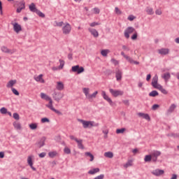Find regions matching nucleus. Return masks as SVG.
I'll use <instances>...</instances> for the list:
<instances>
[{
    "instance_id": "57",
    "label": "nucleus",
    "mask_w": 179,
    "mask_h": 179,
    "mask_svg": "<svg viewBox=\"0 0 179 179\" xmlns=\"http://www.w3.org/2000/svg\"><path fill=\"white\" fill-rule=\"evenodd\" d=\"M78 144V148L80 150H84V145H83V143H77Z\"/></svg>"
},
{
    "instance_id": "60",
    "label": "nucleus",
    "mask_w": 179,
    "mask_h": 179,
    "mask_svg": "<svg viewBox=\"0 0 179 179\" xmlns=\"http://www.w3.org/2000/svg\"><path fill=\"white\" fill-rule=\"evenodd\" d=\"M111 63L114 64V65L119 64V62L115 60V59H111Z\"/></svg>"
},
{
    "instance_id": "55",
    "label": "nucleus",
    "mask_w": 179,
    "mask_h": 179,
    "mask_svg": "<svg viewBox=\"0 0 179 179\" xmlns=\"http://www.w3.org/2000/svg\"><path fill=\"white\" fill-rule=\"evenodd\" d=\"M50 120L49 119L44 117L41 118V123H49Z\"/></svg>"
},
{
    "instance_id": "58",
    "label": "nucleus",
    "mask_w": 179,
    "mask_h": 179,
    "mask_svg": "<svg viewBox=\"0 0 179 179\" xmlns=\"http://www.w3.org/2000/svg\"><path fill=\"white\" fill-rule=\"evenodd\" d=\"M134 19H135V16L133 15H129V17H128V20H129V21H133V20H134Z\"/></svg>"
},
{
    "instance_id": "38",
    "label": "nucleus",
    "mask_w": 179,
    "mask_h": 179,
    "mask_svg": "<svg viewBox=\"0 0 179 179\" xmlns=\"http://www.w3.org/2000/svg\"><path fill=\"white\" fill-rule=\"evenodd\" d=\"M159 93L157 91H151L150 93H149V96L150 97H155V96H158Z\"/></svg>"
},
{
    "instance_id": "34",
    "label": "nucleus",
    "mask_w": 179,
    "mask_h": 179,
    "mask_svg": "<svg viewBox=\"0 0 179 179\" xmlns=\"http://www.w3.org/2000/svg\"><path fill=\"white\" fill-rule=\"evenodd\" d=\"M176 104H171V106H170L169 107V109H168V113L171 114V113H173L174 110H176Z\"/></svg>"
},
{
    "instance_id": "32",
    "label": "nucleus",
    "mask_w": 179,
    "mask_h": 179,
    "mask_svg": "<svg viewBox=\"0 0 179 179\" xmlns=\"http://www.w3.org/2000/svg\"><path fill=\"white\" fill-rule=\"evenodd\" d=\"M162 78H163V79H164V80H165V82H168V80H169V79H170V73H164V75Z\"/></svg>"
},
{
    "instance_id": "62",
    "label": "nucleus",
    "mask_w": 179,
    "mask_h": 179,
    "mask_svg": "<svg viewBox=\"0 0 179 179\" xmlns=\"http://www.w3.org/2000/svg\"><path fill=\"white\" fill-rule=\"evenodd\" d=\"M45 156H46L45 152H41V153L39 154V157L40 158H44V157H45Z\"/></svg>"
},
{
    "instance_id": "17",
    "label": "nucleus",
    "mask_w": 179,
    "mask_h": 179,
    "mask_svg": "<svg viewBox=\"0 0 179 179\" xmlns=\"http://www.w3.org/2000/svg\"><path fill=\"white\" fill-rule=\"evenodd\" d=\"M96 95H98V91L94 92L92 94L85 95V97L89 101H92L94 99L96 98Z\"/></svg>"
},
{
    "instance_id": "64",
    "label": "nucleus",
    "mask_w": 179,
    "mask_h": 179,
    "mask_svg": "<svg viewBox=\"0 0 179 179\" xmlns=\"http://www.w3.org/2000/svg\"><path fill=\"white\" fill-rule=\"evenodd\" d=\"M139 152V150L136 148L132 150L133 154L136 155Z\"/></svg>"
},
{
    "instance_id": "43",
    "label": "nucleus",
    "mask_w": 179,
    "mask_h": 179,
    "mask_svg": "<svg viewBox=\"0 0 179 179\" xmlns=\"http://www.w3.org/2000/svg\"><path fill=\"white\" fill-rule=\"evenodd\" d=\"M65 24H64L63 22H54V26L55 27H63V26Z\"/></svg>"
},
{
    "instance_id": "40",
    "label": "nucleus",
    "mask_w": 179,
    "mask_h": 179,
    "mask_svg": "<svg viewBox=\"0 0 179 179\" xmlns=\"http://www.w3.org/2000/svg\"><path fill=\"white\" fill-rule=\"evenodd\" d=\"M92 14H94V15H99V13H100V9L95 7L92 9Z\"/></svg>"
},
{
    "instance_id": "54",
    "label": "nucleus",
    "mask_w": 179,
    "mask_h": 179,
    "mask_svg": "<svg viewBox=\"0 0 179 179\" xmlns=\"http://www.w3.org/2000/svg\"><path fill=\"white\" fill-rule=\"evenodd\" d=\"M115 14L117 15H122V11L117 7H115Z\"/></svg>"
},
{
    "instance_id": "12",
    "label": "nucleus",
    "mask_w": 179,
    "mask_h": 179,
    "mask_svg": "<svg viewBox=\"0 0 179 179\" xmlns=\"http://www.w3.org/2000/svg\"><path fill=\"white\" fill-rule=\"evenodd\" d=\"M71 71L80 74L84 72V68L80 67L79 65L73 66L71 67Z\"/></svg>"
},
{
    "instance_id": "63",
    "label": "nucleus",
    "mask_w": 179,
    "mask_h": 179,
    "mask_svg": "<svg viewBox=\"0 0 179 179\" xmlns=\"http://www.w3.org/2000/svg\"><path fill=\"white\" fill-rule=\"evenodd\" d=\"M137 37H138V35L136 34V33H135L134 34H133V36H131V40L135 41L136 40Z\"/></svg>"
},
{
    "instance_id": "53",
    "label": "nucleus",
    "mask_w": 179,
    "mask_h": 179,
    "mask_svg": "<svg viewBox=\"0 0 179 179\" xmlns=\"http://www.w3.org/2000/svg\"><path fill=\"white\" fill-rule=\"evenodd\" d=\"M13 117H14V119H15V120H19L20 119L19 114H17V113L13 114Z\"/></svg>"
},
{
    "instance_id": "39",
    "label": "nucleus",
    "mask_w": 179,
    "mask_h": 179,
    "mask_svg": "<svg viewBox=\"0 0 179 179\" xmlns=\"http://www.w3.org/2000/svg\"><path fill=\"white\" fill-rule=\"evenodd\" d=\"M144 162H152V157H151L150 155H145V157H144Z\"/></svg>"
},
{
    "instance_id": "5",
    "label": "nucleus",
    "mask_w": 179,
    "mask_h": 179,
    "mask_svg": "<svg viewBox=\"0 0 179 179\" xmlns=\"http://www.w3.org/2000/svg\"><path fill=\"white\" fill-rule=\"evenodd\" d=\"M62 31L64 35H69L71 32V25L68 22L65 23V24L62 27Z\"/></svg>"
},
{
    "instance_id": "22",
    "label": "nucleus",
    "mask_w": 179,
    "mask_h": 179,
    "mask_svg": "<svg viewBox=\"0 0 179 179\" xmlns=\"http://www.w3.org/2000/svg\"><path fill=\"white\" fill-rule=\"evenodd\" d=\"M158 53L162 55H167L168 54H169V49L168 48L159 49Z\"/></svg>"
},
{
    "instance_id": "52",
    "label": "nucleus",
    "mask_w": 179,
    "mask_h": 179,
    "mask_svg": "<svg viewBox=\"0 0 179 179\" xmlns=\"http://www.w3.org/2000/svg\"><path fill=\"white\" fill-rule=\"evenodd\" d=\"M59 63H60V65H59V67H60V69L64 68L65 62H64V60H62V59H60V60H59Z\"/></svg>"
},
{
    "instance_id": "6",
    "label": "nucleus",
    "mask_w": 179,
    "mask_h": 179,
    "mask_svg": "<svg viewBox=\"0 0 179 179\" xmlns=\"http://www.w3.org/2000/svg\"><path fill=\"white\" fill-rule=\"evenodd\" d=\"M161 155H162V152L160 151L152 150V151H151L150 155H145V156H150L151 157H152V162H157V160L158 159V157Z\"/></svg>"
},
{
    "instance_id": "10",
    "label": "nucleus",
    "mask_w": 179,
    "mask_h": 179,
    "mask_svg": "<svg viewBox=\"0 0 179 179\" xmlns=\"http://www.w3.org/2000/svg\"><path fill=\"white\" fill-rule=\"evenodd\" d=\"M134 31H135L134 28H133L132 27H129L124 31V36H125V38H129L130 37L129 35L134 33Z\"/></svg>"
},
{
    "instance_id": "8",
    "label": "nucleus",
    "mask_w": 179,
    "mask_h": 179,
    "mask_svg": "<svg viewBox=\"0 0 179 179\" xmlns=\"http://www.w3.org/2000/svg\"><path fill=\"white\" fill-rule=\"evenodd\" d=\"M151 174L155 177H161L164 176V170L159 169H154L151 171Z\"/></svg>"
},
{
    "instance_id": "15",
    "label": "nucleus",
    "mask_w": 179,
    "mask_h": 179,
    "mask_svg": "<svg viewBox=\"0 0 179 179\" xmlns=\"http://www.w3.org/2000/svg\"><path fill=\"white\" fill-rule=\"evenodd\" d=\"M43 74H40L38 76H35L34 77V80H35V81L41 83V84H44L45 83V80H44V78H43Z\"/></svg>"
},
{
    "instance_id": "9",
    "label": "nucleus",
    "mask_w": 179,
    "mask_h": 179,
    "mask_svg": "<svg viewBox=\"0 0 179 179\" xmlns=\"http://www.w3.org/2000/svg\"><path fill=\"white\" fill-rule=\"evenodd\" d=\"M121 55H122V57H124L131 64H135V65L139 64V62H136V61L133 60V59L131 57L125 55V53H124V52H122Z\"/></svg>"
},
{
    "instance_id": "59",
    "label": "nucleus",
    "mask_w": 179,
    "mask_h": 179,
    "mask_svg": "<svg viewBox=\"0 0 179 179\" xmlns=\"http://www.w3.org/2000/svg\"><path fill=\"white\" fill-rule=\"evenodd\" d=\"M108 133H109V130H108V129L103 130V134H105V138H108Z\"/></svg>"
},
{
    "instance_id": "4",
    "label": "nucleus",
    "mask_w": 179,
    "mask_h": 179,
    "mask_svg": "<svg viewBox=\"0 0 179 179\" xmlns=\"http://www.w3.org/2000/svg\"><path fill=\"white\" fill-rule=\"evenodd\" d=\"M109 92L111 94V96L114 98H117L118 96H122L124 95V91L121 90H115V89H109Z\"/></svg>"
},
{
    "instance_id": "13",
    "label": "nucleus",
    "mask_w": 179,
    "mask_h": 179,
    "mask_svg": "<svg viewBox=\"0 0 179 179\" xmlns=\"http://www.w3.org/2000/svg\"><path fill=\"white\" fill-rule=\"evenodd\" d=\"M52 98L58 102L64 98V94L62 92H54V94H52Z\"/></svg>"
},
{
    "instance_id": "2",
    "label": "nucleus",
    "mask_w": 179,
    "mask_h": 179,
    "mask_svg": "<svg viewBox=\"0 0 179 179\" xmlns=\"http://www.w3.org/2000/svg\"><path fill=\"white\" fill-rule=\"evenodd\" d=\"M151 86L160 91L162 94L165 95L168 94V91L163 88V87L161 85L158 84V76L155 75V76L152 78L151 80Z\"/></svg>"
},
{
    "instance_id": "61",
    "label": "nucleus",
    "mask_w": 179,
    "mask_h": 179,
    "mask_svg": "<svg viewBox=\"0 0 179 179\" xmlns=\"http://www.w3.org/2000/svg\"><path fill=\"white\" fill-rule=\"evenodd\" d=\"M94 179H104V175L103 174L99 175V176L95 177V178Z\"/></svg>"
},
{
    "instance_id": "29",
    "label": "nucleus",
    "mask_w": 179,
    "mask_h": 179,
    "mask_svg": "<svg viewBox=\"0 0 179 179\" xmlns=\"http://www.w3.org/2000/svg\"><path fill=\"white\" fill-rule=\"evenodd\" d=\"M130 166H133V160L130 159L123 165L124 169H128Z\"/></svg>"
},
{
    "instance_id": "14",
    "label": "nucleus",
    "mask_w": 179,
    "mask_h": 179,
    "mask_svg": "<svg viewBox=\"0 0 179 179\" xmlns=\"http://www.w3.org/2000/svg\"><path fill=\"white\" fill-rule=\"evenodd\" d=\"M101 96L104 99L105 101H108L110 106L113 104V101H111L110 97L106 94V91H101Z\"/></svg>"
},
{
    "instance_id": "44",
    "label": "nucleus",
    "mask_w": 179,
    "mask_h": 179,
    "mask_svg": "<svg viewBox=\"0 0 179 179\" xmlns=\"http://www.w3.org/2000/svg\"><path fill=\"white\" fill-rule=\"evenodd\" d=\"M45 142V138H41V140H40V141L38 143L39 147L41 148V147L44 146Z\"/></svg>"
},
{
    "instance_id": "30",
    "label": "nucleus",
    "mask_w": 179,
    "mask_h": 179,
    "mask_svg": "<svg viewBox=\"0 0 179 179\" xmlns=\"http://www.w3.org/2000/svg\"><path fill=\"white\" fill-rule=\"evenodd\" d=\"M29 10H30L31 12L40 11L35 7L34 3H31V4L29 6Z\"/></svg>"
},
{
    "instance_id": "36",
    "label": "nucleus",
    "mask_w": 179,
    "mask_h": 179,
    "mask_svg": "<svg viewBox=\"0 0 179 179\" xmlns=\"http://www.w3.org/2000/svg\"><path fill=\"white\" fill-rule=\"evenodd\" d=\"M103 57H106L108 54L110 53V50H103L100 52Z\"/></svg>"
},
{
    "instance_id": "51",
    "label": "nucleus",
    "mask_w": 179,
    "mask_h": 179,
    "mask_svg": "<svg viewBox=\"0 0 179 179\" xmlns=\"http://www.w3.org/2000/svg\"><path fill=\"white\" fill-rule=\"evenodd\" d=\"M89 25L90 26V27H95V26L100 25V24L99 22H94L89 24Z\"/></svg>"
},
{
    "instance_id": "16",
    "label": "nucleus",
    "mask_w": 179,
    "mask_h": 179,
    "mask_svg": "<svg viewBox=\"0 0 179 179\" xmlns=\"http://www.w3.org/2000/svg\"><path fill=\"white\" fill-rule=\"evenodd\" d=\"M1 52H4L5 54H14L15 52V50H10L9 48H6V46H1Z\"/></svg>"
},
{
    "instance_id": "23",
    "label": "nucleus",
    "mask_w": 179,
    "mask_h": 179,
    "mask_svg": "<svg viewBox=\"0 0 179 179\" xmlns=\"http://www.w3.org/2000/svg\"><path fill=\"white\" fill-rule=\"evenodd\" d=\"M57 90L63 91L64 90V83L62 81L57 82V85L55 87Z\"/></svg>"
},
{
    "instance_id": "21",
    "label": "nucleus",
    "mask_w": 179,
    "mask_h": 179,
    "mask_svg": "<svg viewBox=\"0 0 179 179\" xmlns=\"http://www.w3.org/2000/svg\"><path fill=\"white\" fill-rule=\"evenodd\" d=\"M122 71H120L119 69H116V72H115V78L116 80L120 81L122 80Z\"/></svg>"
},
{
    "instance_id": "45",
    "label": "nucleus",
    "mask_w": 179,
    "mask_h": 179,
    "mask_svg": "<svg viewBox=\"0 0 179 179\" xmlns=\"http://www.w3.org/2000/svg\"><path fill=\"white\" fill-rule=\"evenodd\" d=\"M32 12L36 13V15H39L40 17H45V15H44L40 10L39 11H32Z\"/></svg>"
},
{
    "instance_id": "3",
    "label": "nucleus",
    "mask_w": 179,
    "mask_h": 179,
    "mask_svg": "<svg viewBox=\"0 0 179 179\" xmlns=\"http://www.w3.org/2000/svg\"><path fill=\"white\" fill-rule=\"evenodd\" d=\"M78 122H80L81 124L83 125V128L85 129H90L94 127H99V124L96 123L94 121H87V120H83L82 119H78Z\"/></svg>"
},
{
    "instance_id": "49",
    "label": "nucleus",
    "mask_w": 179,
    "mask_h": 179,
    "mask_svg": "<svg viewBox=\"0 0 179 179\" xmlns=\"http://www.w3.org/2000/svg\"><path fill=\"white\" fill-rule=\"evenodd\" d=\"M64 152H65L66 155H69L71 153L69 148L65 147V148H64Z\"/></svg>"
},
{
    "instance_id": "47",
    "label": "nucleus",
    "mask_w": 179,
    "mask_h": 179,
    "mask_svg": "<svg viewBox=\"0 0 179 179\" xmlns=\"http://www.w3.org/2000/svg\"><path fill=\"white\" fill-rule=\"evenodd\" d=\"M162 14H163V12L162 11L161 8H158V9L155 10V15H162Z\"/></svg>"
},
{
    "instance_id": "11",
    "label": "nucleus",
    "mask_w": 179,
    "mask_h": 179,
    "mask_svg": "<svg viewBox=\"0 0 179 179\" xmlns=\"http://www.w3.org/2000/svg\"><path fill=\"white\" fill-rule=\"evenodd\" d=\"M11 25H13V29L15 31L16 34L20 33L22 31V25L17 22H12Z\"/></svg>"
},
{
    "instance_id": "42",
    "label": "nucleus",
    "mask_w": 179,
    "mask_h": 179,
    "mask_svg": "<svg viewBox=\"0 0 179 179\" xmlns=\"http://www.w3.org/2000/svg\"><path fill=\"white\" fill-rule=\"evenodd\" d=\"M125 131H127V129L125 128L117 129H116V134H124Z\"/></svg>"
},
{
    "instance_id": "27",
    "label": "nucleus",
    "mask_w": 179,
    "mask_h": 179,
    "mask_svg": "<svg viewBox=\"0 0 179 179\" xmlns=\"http://www.w3.org/2000/svg\"><path fill=\"white\" fill-rule=\"evenodd\" d=\"M104 157L108 158V159H113V157H114V154L110 151L105 152H104Z\"/></svg>"
},
{
    "instance_id": "7",
    "label": "nucleus",
    "mask_w": 179,
    "mask_h": 179,
    "mask_svg": "<svg viewBox=\"0 0 179 179\" xmlns=\"http://www.w3.org/2000/svg\"><path fill=\"white\" fill-rule=\"evenodd\" d=\"M34 159V155H29V157H27V165L30 166V169H31V170H33L34 171H36V169H35L34 166H33V165L34 164V163L33 162Z\"/></svg>"
},
{
    "instance_id": "56",
    "label": "nucleus",
    "mask_w": 179,
    "mask_h": 179,
    "mask_svg": "<svg viewBox=\"0 0 179 179\" xmlns=\"http://www.w3.org/2000/svg\"><path fill=\"white\" fill-rule=\"evenodd\" d=\"M159 108V105L158 104H154L152 105V106L151 107V109L152 110H157Z\"/></svg>"
},
{
    "instance_id": "50",
    "label": "nucleus",
    "mask_w": 179,
    "mask_h": 179,
    "mask_svg": "<svg viewBox=\"0 0 179 179\" xmlns=\"http://www.w3.org/2000/svg\"><path fill=\"white\" fill-rule=\"evenodd\" d=\"M13 94H15V96H19V92L15 88H10Z\"/></svg>"
},
{
    "instance_id": "1",
    "label": "nucleus",
    "mask_w": 179,
    "mask_h": 179,
    "mask_svg": "<svg viewBox=\"0 0 179 179\" xmlns=\"http://www.w3.org/2000/svg\"><path fill=\"white\" fill-rule=\"evenodd\" d=\"M40 98L41 99L45 100L46 101H48L49 103L45 104V107L50 109L51 111H53L54 113L60 115L61 113L58 110L54 108V106H52V99H51L50 96H48L47 94H44L43 92L40 93Z\"/></svg>"
},
{
    "instance_id": "24",
    "label": "nucleus",
    "mask_w": 179,
    "mask_h": 179,
    "mask_svg": "<svg viewBox=\"0 0 179 179\" xmlns=\"http://www.w3.org/2000/svg\"><path fill=\"white\" fill-rule=\"evenodd\" d=\"M20 4V6H19V8L16 9V13H20V12H22V10L25 8V3L24 1H21Z\"/></svg>"
},
{
    "instance_id": "26",
    "label": "nucleus",
    "mask_w": 179,
    "mask_h": 179,
    "mask_svg": "<svg viewBox=\"0 0 179 179\" xmlns=\"http://www.w3.org/2000/svg\"><path fill=\"white\" fill-rule=\"evenodd\" d=\"M145 12H146V14L149 15H154V10H152V8L150 6H148L145 8Z\"/></svg>"
},
{
    "instance_id": "33",
    "label": "nucleus",
    "mask_w": 179,
    "mask_h": 179,
    "mask_svg": "<svg viewBox=\"0 0 179 179\" xmlns=\"http://www.w3.org/2000/svg\"><path fill=\"white\" fill-rule=\"evenodd\" d=\"M99 171H100V170L99 169V168H96V169H92V170L89 171L87 172V173H89V174H90V175H94V174H95V173H99Z\"/></svg>"
},
{
    "instance_id": "48",
    "label": "nucleus",
    "mask_w": 179,
    "mask_h": 179,
    "mask_svg": "<svg viewBox=\"0 0 179 179\" xmlns=\"http://www.w3.org/2000/svg\"><path fill=\"white\" fill-rule=\"evenodd\" d=\"M63 68H60V66H54L52 68H51V70L52 71H60V70H62Z\"/></svg>"
},
{
    "instance_id": "41",
    "label": "nucleus",
    "mask_w": 179,
    "mask_h": 179,
    "mask_svg": "<svg viewBox=\"0 0 179 179\" xmlns=\"http://www.w3.org/2000/svg\"><path fill=\"white\" fill-rule=\"evenodd\" d=\"M58 155V152L53 151V152H50L48 153L49 157L50 158H54L55 157H57V155Z\"/></svg>"
},
{
    "instance_id": "28",
    "label": "nucleus",
    "mask_w": 179,
    "mask_h": 179,
    "mask_svg": "<svg viewBox=\"0 0 179 179\" xmlns=\"http://www.w3.org/2000/svg\"><path fill=\"white\" fill-rule=\"evenodd\" d=\"M70 140L74 141L76 143H83V140L76 138L74 136H69Z\"/></svg>"
},
{
    "instance_id": "46",
    "label": "nucleus",
    "mask_w": 179,
    "mask_h": 179,
    "mask_svg": "<svg viewBox=\"0 0 179 179\" xmlns=\"http://www.w3.org/2000/svg\"><path fill=\"white\" fill-rule=\"evenodd\" d=\"M8 113H10V112H8V110L6 108H0V113L5 115Z\"/></svg>"
},
{
    "instance_id": "20",
    "label": "nucleus",
    "mask_w": 179,
    "mask_h": 179,
    "mask_svg": "<svg viewBox=\"0 0 179 179\" xmlns=\"http://www.w3.org/2000/svg\"><path fill=\"white\" fill-rule=\"evenodd\" d=\"M138 116L145 120L146 121H150V116H149L148 114L139 113H138Z\"/></svg>"
},
{
    "instance_id": "18",
    "label": "nucleus",
    "mask_w": 179,
    "mask_h": 179,
    "mask_svg": "<svg viewBox=\"0 0 179 179\" xmlns=\"http://www.w3.org/2000/svg\"><path fill=\"white\" fill-rule=\"evenodd\" d=\"M87 31H89V33L92 34V37L98 38L99 32H98V31H96V29L89 28V29H87Z\"/></svg>"
},
{
    "instance_id": "19",
    "label": "nucleus",
    "mask_w": 179,
    "mask_h": 179,
    "mask_svg": "<svg viewBox=\"0 0 179 179\" xmlns=\"http://www.w3.org/2000/svg\"><path fill=\"white\" fill-rule=\"evenodd\" d=\"M16 85V80H10L6 83V88L12 89Z\"/></svg>"
},
{
    "instance_id": "31",
    "label": "nucleus",
    "mask_w": 179,
    "mask_h": 179,
    "mask_svg": "<svg viewBox=\"0 0 179 179\" xmlns=\"http://www.w3.org/2000/svg\"><path fill=\"white\" fill-rule=\"evenodd\" d=\"M29 128L31 130H36L38 129V124L36 123H31L29 124Z\"/></svg>"
},
{
    "instance_id": "25",
    "label": "nucleus",
    "mask_w": 179,
    "mask_h": 179,
    "mask_svg": "<svg viewBox=\"0 0 179 179\" xmlns=\"http://www.w3.org/2000/svg\"><path fill=\"white\" fill-rule=\"evenodd\" d=\"M13 126L14 127L15 130H17V131L22 130V124L19 123V122H14V123H13Z\"/></svg>"
},
{
    "instance_id": "35",
    "label": "nucleus",
    "mask_w": 179,
    "mask_h": 179,
    "mask_svg": "<svg viewBox=\"0 0 179 179\" xmlns=\"http://www.w3.org/2000/svg\"><path fill=\"white\" fill-rule=\"evenodd\" d=\"M85 157H89L90 158V162H93L94 161V155L91 152H86L85 153Z\"/></svg>"
},
{
    "instance_id": "37",
    "label": "nucleus",
    "mask_w": 179,
    "mask_h": 179,
    "mask_svg": "<svg viewBox=\"0 0 179 179\" xmlns=\"http://www.w3.org/2000/svg\"><path fill=\"white\" fill-rule=\"evenodd\" d=\"M83 93H84V94L85 96H87V95L90 94V89L87 88V87L83 88Z\"/></svg>"
}]
</instances>
